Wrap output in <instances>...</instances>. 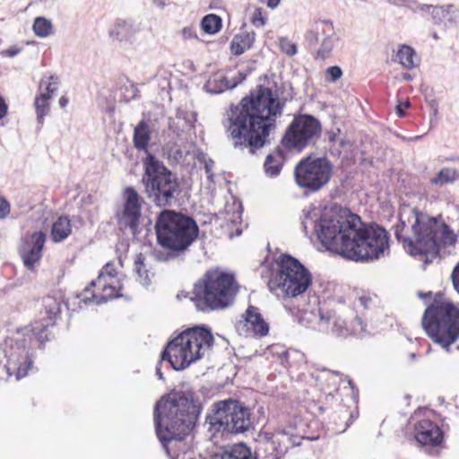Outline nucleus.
<instances>
[{
	"label": "nucleus",
	"instance_id": "1",
	"mask_svg": "<svg viewBox=\"0 0 459 459\" xmlns=\"http://www.w3.org/2000/svg\"><path fill=\"white\" fill-rule=\"evenodd\" d=\"M292 99L290 84L268 82L267 85H257L238 105L231 106L224 126L233 146L247 149L251 154L263 148L270 131L276 126V118L281 117Z\"/></svg>",
	"mask_w": 459,
	"mask_h": 459
},
{
	"label": "nucleus",
	"instance_id": "2",
	"mask_svg": "<svg viewBox=\"0 0 459 459\" xmlns=\"http://www.w3.org/2000/svg\"><path fill=\"white\" fill-rule=\"evenodd\" d=\"M203 410L201 394L193 390L163 396L154 407L157 437L170 459H192L186 439Z\"/></svg>",
	"mask_w": 459,
	"mask_h": 459
},
{
	"label": "nucleus",
	"instance_id": "3",
	"mask_svg": "<svg viewBox=\"0 0 459 459\" xmlns=\"http://www.w3.org/2000/svg\"><path fill=\"white\" fill-rule=\"evenodd\" d=\"M394 230L397 240L412 256L437 255L442 247L454 246L456 242L455 234L446 223L416 208L411 209L407 215L401 212Z\"/></svg>",
	"mask_w": 459,
	"mask_h": 459
},
{
	"label": "nucleus",
	"instance_id": "4",
	"mask_svg": "<svg viewBox=\"0 0 459 459\" xmlns=\"http://www.w3.org/2000/svg\"><path fill=\"white\" fill-rule=\"evenodd\" d=\"M44 307L46 316L43 317V323L31 329L25 328L22 333H18L16 337L6 341L7 363L4 368L9 376H14L17 380L34 370L35 348L40 347L48 341V336L44 333L49 325L55 324L61 313V303L53 298H47L44 300Z\"/></svg>",
	"mask_w": 459,
	"mask_h": 459
},
{
	"label": "nucleus",
	"instance_id": "5",
	"mask_svg": "<svg viewBox=\"0 0 459 459\" xmlns=\"http://www.w3.org/2000/svg\"><path fill=\"white\" fill-rule=\"evenodd\" d=\"M213 341L211 329L204 325L187 328L167 343L160 353L161 360H167L176 371L184 370L200 359Z\"/></svg>",
	"mask_w": 459,
	"mask_h": 459
},
{
	"label": "nucleus",
	"instance_id": "6",
	"mask_svg": "<svg viewBox=\"0 0 459 459\" xmlns=\"http://www.w3.org/2000/svg\"><path fill=\"white\" fill-rule=\"evenodd\" d=\"M344 256L355 262H372L389 252L388 233L381 226L364 223L358 215L353 217L351 229L348 230Z\"/></svg>",
	"mask_w": 459,
	"mask_h": 459
},
{
	"label": "nucleus",
	"instance_id": "7",
	"mask_svg": "<svg viewBox=\"0 0 459 459\" xmlns=\"http://www.w3.org/2000/svg\"><path fill=\"white\" fill-rule=\"evenodd\" d=\"M142 183L144 193L156 206L171 207L178 203L182 189L179 179L152 153L143 160Z\"/></svg>",
	"mask_w": 459,
	"mask_h": 459
},
{
	"label": "nucleus",
	"instance_id": "8",
	"mask_svg": "<svg viewBox=\"0 0 459 459\" xmlns=\"http://www.w3.org/2000/svg\"><path fill=\"white\" fill-rule=\"evenodd\" d=\"M155 231L160 247L185 253L197 238L199 227L192 217L164 209L157 216Z\"/></svg>",
	"mask_w": 459,
	"mask_h": 459
},
{
	"label": "nucleus",
	"instance_id": "9",
	"mask_svg": "<svg viewBox=\"0 0 459 459\" xmlns=\"http://www.w3.org/2000/svg\"><path fill=\"white\" fill-rule=\"evenodd\" d=\"M237 290L233 274L208 271L204 279L195 284L192 299L202 312L223 309L233 303Z\"/></svg>",
	"mask_w": 459,
	"mask_h": 459
},
{
	"label": "nucleus",
	"instance_id": "10",
	"mask_svg": "<svg viewBox=\"0 0 459 459\" xmlns=\"http://www.w3.org/2000/svg\"><path fill=\"white\" fill-rule=\"evenodd\" d=\"M421 324L428 336L448 351L459 337V308L450 300L435 299L425 309Z\"/></svg>",
	"mask_w": 459,
	"mask_h": 459
},
{
	"label": "nucleus",
	"instance_id": "11",
	"mask_svg": "<svg viewBox=\"0 0 459 459\" xmlns=\"http://www.w3.org/2000/svg\"><path fill=\"white\" fill-rule=\"evenodd\" d=\"M277 271L272 273L268 288L277 295L297 297L303 294L312 283L310 272L296 258L284 254L277 260Z\"/></svg>",
	"mask_w": 459,
	"mask_h": 459
},
{
	"label": "nucleus",
	"instance_id": "12",
	"mask_svg": "<svg viewBox=\"0 0 459 459\" xmlns=\"http://www.w3.org/2000/svg\"><path fill=\"white\" fill-rule=\"evenodd\" d=\"M205 424L209 426L212 437L219 432L245 433L252 428L251 413L247 407L236 400H222L213 404L212 413L205 418Z\"/></svg>",
	"mask_w": 459,
	"mask_h": 459
},
{
	"label": "nucleus",
	"instance_id": "13",
	"mask_svg": "<svg viewBox=\"0 0 459 459\" xmlns=\"http://www.w3.org/2000/svg\"><path fill=\"white\" fill-rule=\"evenodd\" d=\"M354 216L342 209L324 211L315 231L319 242L327 250L344 256L346 243L350 239L348 230L352 227Z\"/></svg>",
	"mask_w": 459,
	"mask_h": 459
},
{
	"label": "nucleus",
	"instance_id": "14",
	"mask_svg": "<svg viewBox=\"0 0 459 459\" xmlns=\"http://www.w3.org/2000/svg\"><path fill=\"white\" fill-rule=\"evenodd\" d=\"M321 131L322 126L316 117L308 114L297 115L286 128L281 143L289 150L301 152L316 144Z\"/></svg>",
	"mask_w": 459,
	"mask_h": 459
},
{
	"label": "nucleus",
	"instance_id": "15",
	"mask_svg": "<svg viewBox=\"0 0 459 459\" xmlns=\"http://www.w3.org/2000/svg\"><path fill=\"white\" fill-rule=\"evenodd\" d=\"M294 175L300 187L316 192L329 182L332 176V164L326 158L307 157L297 164Z\"/></svg>",
	"mask_w": 459,
	"mask_h": 459
},
{
	"label": "nucleus",
	"instance_id": "16",
	"mask_svg": "<svg viewBox=\"0 0 459 459\" xmlns=\"http://www.w3.org/2000/svg\"><path fill=\"white\" fill-rule=\"evenodd\" d=\"M305 40L309 48H316V57L326 59L337 41L333 22L329 20L315 22L305 33Z\"/></svg>",
	"mask_w": 459,
	"mask_h": 459
},
{
	"label": "nucleus",
	"instance_id": "17",
	"mask_svg": "<svg viewBox=\"0 0 459 459\" xmlns=\"http://www.w3.org/2000/svg\"><path fill=\"white\" fill-rule=\"evenodd\" d=\"M142 203L143 199L134 187L125 188L123 208L116 215L120 228L129 229L133 234L138 231L142 216Z\"/></svg>",
	"mask_w": 459,
	"mask_h": 459
},
{
	"label": "nucleus",
	"instance_id": "18",
	"mask_svg": "<svg viewBox=\"0 0 459 459\" xmlns=\"http://www.w3.org/2000/svg\"><path fill=\"white\" fill-rule=\"evenodd\" d=\"M235 327L245 337H264L269 333V324L264 319L258 307L248 306Z\"/></svg>",
	"mask_w": 459,
	"mask_h": 459
},
{
	"label": "nucleus",
	"instance_id": "19",
	"mask_svg": "<svg viewBox=\"0 0 459 459\" xmlns=\"http://www.w3.org/2000/svg\"><path fill=\"white\" fill-rule=\"evenodd\" d=\"M292 446L291 437L285 430L277 431L271 439L260 444L254 459H281Z\"/></svg>",
	"mask_w": 459,
	"mask_h": 459
},
{
	"label": "nucleus",
	"instance_id": "20",
	"mask_svg": "<svg viewBox=\"0 0 459 459\" xmlns=\"http://www.w3.org/2000/svg\"><path fill=\"white\" fill-rule=\"evenodd\" d=\"M317 317L316 328L318 332L331 334L336 338H346L350 335L346 321L336 311L319 308Z\"/></svg>",
	"mask_w": 459,
	"mask_h": 459
},
{
	"label": "nucleus",
	"instance_id": "21",
	"mask_svg": "<svg viewBox=\"0 0 459 459\" xmlns=\"http://www.w3.org/2000/svg\"><path fill=\"white\" fill-rule=\"evenodd\" d=\"M45 241L46 235L42 231H35L22 244L19 253L28 270L32 271L41 259Z\"/></svg>",
	"mask_w": 459,
	"mask_h": 459
},
{
	"label": "nucleus",
	"instance_id": "22",
	"mask_svg": "<svg viewBox=\"0 0 459 459\" xmlns=\"http://www.w3.org/2000/svg\"><path fill=\"white\" fill-rule=\"evenodd\" d=\"M99 290H101L103 294L97 295L91 290L90 284L84 288V290L77 295L80 303L89 305L96 303L98 305L104 304L110 299H117L122 297L119 293L121 285L118 281H104L102 284H96Z\"/></svg>",
	"mask_w": 459,
	"mask_h": 459
},
{
	"label": "nucleus",
	"instance_id": "23",
	"mask_svg": "<svg viewBox=\"0 0 459 459\" xmlns=\"http://www.w3.org/2000/svg\"><path fill=\"white\" fill-rule=\"evenodd\" d=\"M414 437L422 446H437L442 443L444 434L437 424L424 419L415 423Z\"/></svg>",
	"mask_w": 459,
	"mask_h": 459
},
{
	"label": "nucleus",
	"instance_id": "24",
	"mask_svg": "<svg viewBox=\"0 0 459 459\" xmlns=\"http://www.w3.org/2000/svg\"><path fill=\"white\" fill-rule=\"evenodd\" d=\"M139 31V24L133 20L117 19L109 30V36L113 40L132 45L135 41V36Z\"/></svg>",
	"mask_w": 459,
	"mask_h": 459
},
{
	"label": "nucleus",
	"instance_id": "25",
	"mask_svg": "<svg viewBox=\"0 0 459 459\" xmlns=\"http://www.w3.org/2000/svg\"><path fill=\"white\" fill-rule=\"evenodd\" d=\"M247 78V75L241 72L238 73L237 77L229 80L222 73L218 72L212 74L204 84V89L207 92L212 94H220L227 90H232L238 84L242 83Z\"/></svg>",
	"mask_w": 459,
	"mask_h": 459
},
{
	"label": "nucleus",
	"instance_id": "26",
	"mask_svg": "<svg viewBox=\"0 0 459 459\" xmlns=\"http://www.w3.org/2000/svg\"><path fill=\"white\" fill-rule=\"evenodd\" d=\"M151 125L150 121L142 119L134 127L133 134V143L137 151H143L148 155V146L151 141Z\"/></svg>",
	"mask_w": 459,
	"mask_h": 459
},
{
	"label": "nucleus",
	"instance_id": "27",
	"mask_svg": "<svg viewBox=\"0 0 459 459\" xmlns=\"http://www.w3.org/2000/svg\"><path fill=\"white\" fill-rule=\"evenodd\" d=\"M211 459H254L251 449L244 443L234 444L222 453L213 455Z\"/></svg>",
	"mask_w": 459,
	"mask_h": 459
},
{
	"label": "nucleus",
	"instance_id": "28",
	"mask_svg": "<svg viewBox=\"0 0 459 459\" xmlns=\"http://www.w3.org/2000/svg\"><path fill=\"white\" fill-rule=\"evenodd\" d=\"M255 39V33L254 31H244L235 35L230 43L231 52L235 56L242 55L245 51L252 47Z\"/></svg>",
	"mask_w": 459,
	"mask_h": 459
},
{
	"label": "nucleus",
	"instance_id": "29",
	"mask_svg": "<svg viewBox=\"0 0 459 459\" xmlns=\"http://www.w3.org/2000/svg\"><path fill=\"white\" fill-rule=\"evenodd\" d=\"M72 232L71 221L66 216H60L51 229V238L54 242L65 240Z\"/></svg>",
	"mask_w": 459,
	"mask_h": 459
},
{
	"label": "nucleus",
	"instance_id": "30",
	"mask_svg": "<svg viewBox=\"0 0 459 459\" xmlns=\"http://www.w3.org/2000/svg\"><path fill=\"white\" fill-rule=\"evenodd\" d=\"M322 213L323 212L319 208L313 205L303 209L301 225L306 234H307L310 227L314 229V232L316 230V224L321 220Z\"/></svg>",
	"mask_w": 459,
	"mask_h": 459
},
{
	"label": "nucleus",
	"instance_id": "31",
	"mask_svg": "<svg viewBox=\"0 0 459 459\" xmlns=\"http://www.w3.org/2000/svg\"><path fill=\"white\" fill-rule=\"evenodd\" d=\"M283 165V156L281 152L270 153L266 156L264 169L266 176L275 178L280 175Z\"/></svg>",
	"mask_w": 459,
	"mask_h": 459
},
{
	"label": "nucleus",
	"instance_id": "32",
	"mask_svg": "<svg viewBox=\"0 0 459 459\" xmlns=\"http://www.w3.org/2000/svg\"><path fill=\"white\" fill-rule=\"evenodd\" d=\"M134 271L137 274V281L144 287H147L152 282V273L147 270L144 264V256L142 253L136 255L134 259Z\"/></svg>",
	"mask_w": 459,
	"mask_h": 459
},
{
	"label": "nucleus",
	"instance_id": "33",
	"mask_svg": "<svg viewBox=\"0 0 459 459\" xmlns=\"http://www.w3.org/2000/svg\"><path fill=\"white\" fill-rule=\"evenodd\" d=\"M48 93H40L35 98L34 106L36 108L37 121L39 127L44 124V118L50 110Z\"/></svg>",
	"mask_w": 459,
	"mask_h": 459
},
{
	"label": "nucleus",
	"instance_id": "34",
	"mask_svg": "<svg viewBox=\"0 0 459 459\" xmlns=\"http://www.w3.org/2000/svg\"><path fill=\"white\" fill-rule=\"evenodd\" d=\"M455 12L454 4L433 5L430 12L431 19L434 24H440L445 20L451 21V14Z\"/></svg>",
	"mask_w": 459,
	"mask_h": 459
},
{
	"label": "nucleus",
	"instance_id": "35",
	"mask_svg": "<svg viewBox=\"0 0 459 459\" xmlns=\"http://www.w3.org/2000/svg\"><path fill=\"white\" fill-rule=\"evenodd\" d=\"M415 56L414 49L407 45H403L396 54L397 61L406 69H411L415 66Z\"/></svg>",
	"mask_w": 459,
	"mask_h": 459
},
{
	"label": "nucleus",
	"instance_id": "36",
	"mask_svg": "<svg viewBox=\"0 0 459 459\" xmlns=\"http://www.w3.org/2000/svg\"><path fill=\"white\" fill-rule=\"evenodd\" d=\"M222 26V20L217 14H207L201 21V27L208 34L217 33Z\"/></svg>",
	"mask_w": 459,
	"mask_h": 459
},
{
	"label": "nucleus",
	"instance_id": "37",
	"mask_svg": "<svg viewBox=\"0 0 459 459\" xmlns=\"http://www.w3.org/2000/svg\"><path fill=\"white\" fill-rule=\"evenodd\" d=\"M459 175L455 169L444 168L436 177L431 178V183L436 186H445L448 183H453L458 178Z\"/></svg>",
	"mask_w": 459,
	"mask_h": 459
},
{
	"label": "nucleus",
	"instance_id": "38",
	"mask_svg": "<svg viewBox=\"0 0 459 459\" xmlns=\"http://www.w3.org/2000/svg\"><path fill=\"white\" fill-rule=\"evenodd\" d=\"M34 33L39 38H47L53 31V24L50 20L39 16L36 17L32 26Z\"/></svg>",
	"mask_w": 459,
	"mask_h": 459
},
{
	"label": "nucleus",
	"instance_id": "39",
	"mask_svg": "<svg viewBox=\"0 0 459 459\" xmlns=\"http://www.w3.org/2000/svg\"><path fill=\"white\" fill-rule=\"evenodd\" d=\"M117 271L112 263H107L99 273L98 278L90 282V286L102 284L104 281H117L116 279Z\"/></svg>",
	"mask_w": 459,
	"mask_h": 459
},
{
	"label": "nucleus",
	"instance_id": "40",
	"mask_svg": "<svg viewBox=\"0 0 459 459\" xmlns=\"http://www.w3.org/2000/svg\"><path fill=\"white\" fill-rule=\"evenodd\" d=\"M322 373L327 375L326 379L332 381L331 385H337V382H338L337 379L339 380V382H341L342 380H346L349 386L351 387V389L352 391V394L356 396L358 395V394H359L358 388H356L351 378H349L347 376L340 373L339 371L329 370L325 368H324L322 369Z\"/></svg>",
	"mask_w": 459,
	"mask_h": 459
},
{
	"label": "nucleus",
	"instance_id": "41",
	"mask_svg": "<svg viewBox=\"0 0 459 459\" xmlns=\"http://www.w3.org/2000/svg\"><path fill=\"white\" fill-rule=\"evenodd\" d=\"M59 84L58 77L56 75H45L39 84V89L44 88L45 91L42 93H48L49 99H52L53 94L57 91Z\"/></svg>",
	"mask_w": 459,
	"mask_h": 459
},
{
	"label": "nucleus",
	"instance_id": "42",
	"mask_svg": "<svg viewBox=\"0 0 459 459\" xmlns=\"http://www.w3.org/2000/svg\"><path fill=\"white\" fill-rule=\"evenodd\" d=\"M182 254H184V253L181 251H175L173 249H167V250L154 249L152 253V255L153 256L154 260H156L158 262H169V261L176 259L177 257L180 256Z\"/></svg>",
	"mask_w": 459,
	"mask_h": 459
},
{
	"label": "nucleus",
	"instance_id": "43",
	"mask_svg": "<svg viewBox=\"0 0 459 459\" xmlns=\"http://www.w3.org/2000/svg\"><path fill=\"white\" fill-rule=\"evenodd\" d=\"M250 21L256 28L264 27L267 21L265 11L260 7L255 8L252 13Z\"/></svg>",
	"mask_w": 459,
	"mask_h": 459
},
{
	"label": "nucleus",
	"instance_id": "44",
	"mask_svg": "<svg viewBox=\"0 0 459 459\" xmlns=\"http://www.w3.org/2000/svg\"><path fill=\"white\" fill-rule=\"evenodd\" d=\"M280 48L281 50L289 56H292L296 55L297 53V45L290 41L287 38H281L280 39Z\"/></svg>",
	"mask_w": 459,
	"mask_h": 459
},
{
	"label": "nucleus",
	"instance_id": "45",
	"mask_svg": "<svg viewBox=\"0 0 459 459\" xmlns=\"http://www.w3.org/2000/svg\"><path fill=\"white\" fill-rule=\"evenodd\" d=\"M410 6L408 8L413 12H428L430 13L433 4H420L414 0L410 1Z\"/></svg>",
	"mask_w": 459,
	"mask_h": 459
},
{
	"label": "nucleus",
	"instance_id": "46",
	"mask_svg": "<svg viewBox=\"0 0 459 459\" xmlns=\"http://www.w3.org/2000/svg\"><path fill=\"white\" fill-rule=\"evenodd\" d=\"M326 75L328 76V80L330 82H335L342 77V71L337 65L330 66L326 70Z\"/></svg>",
	"mask_w": 459,
	"mask_h": 459
},
{
	"label": "nucleus",
	"instance_id": "47",
	"mask_svg": "<svg viewBox=\"0 0 459 459\" xmlns=\"http://www.w3.org/2000/svg\"><path fill=\"white\" fill-rule=\"evenodd\" d=\"M373 303V298L369 294H362L358 297L356 306L368 309Z\"/></svg>",
	"mask_w": 459,
	"mask_h": 459
},
{
	"label": "nucleus",
	"instance_id": "48",
	"mask_svg": "<svg viewBox=\"0 0 459 459\" xmlns=\"http://www.w3.org/2000/svg\"><path fill=\"white\" fill-rule=\"evenodd\" d=\"M11 212V207L9 202L6 198L0 195V218H6Z\"/></svg>",
	"mask_w": 459,
	"mask_h": 459
},
{
	"label": "nucleus",
	"instance_id": "49",
	"mask_svg": "<svg viewBox=\"0 0 459 459\" xmlns=\"http://www.w3.org/2000/svg\"><path fill=\"white\" fill-rule=\"evenodd\" d=\"M451 278H452V281H453V285L455 287V290L459 294V262L457 263V264L454 268V270L452 272V274H451Z\"/></svg>",
	"mask_w": 459,
	"mask_h": 459
},
{
	"label": "nucleus",
	"instance_id": "50",
	"mask_svg": "<svg viewBox=\"0 0 459 459\" xmlns=\"http://www.w3.org/2000/svg\"><path fill=\"white\" fill-rule=\"evenodd\" d=\"M22 51L21 48H18L16 46H12L9 48L2 51L1 55L8 57H13L17 55H19Z\"/></svg>",
	"mask_w": 459,
	"mask_h": 459
},
{
	"label": "nucleus",
	"instance_id": "51",
	"mask_svg": "<svg viewBox=\"0 0 459 459\" xmlns=\"http://www.w3.org/2000/svg\"><path fill=\"white\" fill-rule=\"evenodd\" d=\"M182 37L185 39L196 38L195 30L192 27H186L181 30Z\"/></svg>",
	"mask_w": 459,
	"mask_h": 459
},
{
	"label": "nucleus",
	"instance_id": "52",
	"mask_svg": "<svg viewBox=\"0 0 459 459\" xmlns=\"http://www.w3.org/2000/svg\"><path fill=\"white\" fill-rule=\"evenodd\" d=\"M410 105L411 103L408 100L405 102H399L398 105L396 106V114L398 115V117H404L405 112L403 109L409 108Z\"/></svg>",
	"mask_w": 459,
	"mask_h": 459
},
{
	"label": "nucleus",
	"instance_id": "53",
	"mask_svg": "<svg viewBox=\"0 0 459 459\" xmlns=\"http://www.w3.org/2000/svg\"><path fill=\"white\" fill-rule=\"evenodd\" d=\"M8 113V105L4 99L0 96V120L6 117Z\"/></svg>",
	"mask_w": 459,
	"mask_h": 459
},
{
	"label": "nucleus",
	"instance_id": "54",
	"mask_svg": "<svg viewBox=\"0 0 459 459\" xmlns=\"http://www.w3.org/2000/svg\"><path fill=\"white\" fill-rule=\"evenodd\" d=\"M213 166H214V161L212 159H207L204 160V169H205V172L208 175V177L212 176V170L213 169Z\"/></svg>",
	"mask_w": 459,
	"mask_h": 459
},
{
	"label": "nucleus",
	"instance_id": "55",
	"mask_svg": "<svg viewBox=\"0 0 459 459\" xmlns=\"http://www.w3.org/2000/svg\"><path fill=\"white\" fill-rule=\"evenodd\" d=\"M428 103H429V106L430 107V108L432 110V115L434 117L437 116V114H438V104H437V101L435 99H432V100H429L428 101Z\"/></svg>",
	"mask_w": 459,
	"mask_h": 459
},
{
	"label": "nucleus",
	"instance_id": "56",
	"mask_svg": "<svg viewBox=\"0 0 459 459\" xmlns=\"http://www.w3.org/2000/svg\"><path fill=\"white\" fill-rule=\"evenodd\" d=\"M388 3H390L393 5L399 6V7H407L410 6V1L407 0H388Z\"/></svg>",
	"mask_w": 459,
	"mask_h": 459
},
{
	"label": "nucleus",
	"instance_id": "57",
	"mask_svg": "<svg viewBox=\"0 0 459 459\" xmlns=\"http://www.w3.org/2000/svg\"><path fill=\"white\" fill-rule=\"evenodd\" d=\"M261 2L266 4L269 8L274 9L279 5L281 0H261Z\"/></svg>",
	"mask_w": 459,
	"mask_h": 459
},
{
	"label": "nucleus",
	"instance_id": "58",
	"mask_svg": "<svg viewBox=\"0 0 459 459\" xmlns=\"http://www.w3.org/2000/svg\"><path fill=\"white\" fill-rule=\"evenodd\" d=\"M163 361H164V360H161V359H160V361L157 364V366H156V369H155V371H156V376L158 377V378H159L160 380H164L163 373L161 372V365H162V362H163Z\"/></svg>",
	"mask_w": 459,
	"mask_h": 459
},
{
	"label": "nucleus",
	"instance_id": "59",
	"mask_svg": "<svg viewBox=\"0 0 459 459\" xmlns=\"http://www.w3.org/2000/svg\"><path fill=\"white\" fill-rule=\"evenodd\" d=\"M68 102H69V100L66 96H62L58 101L59 106L61 108H65L68 105Z\"/></svg>",
	"mask_w": 459,
	"mask_h": 459
},
{
	"label": "nucleus",
	"instance_id": "60",
	"mask_svg": "<svg viewBox=\"0 0 459 459\" xmlns=\"http://www.w3.org/2000/svg\"><path fill=\"white\" fill-rule=\"evenodd\" d=\"M153 2L160 7L166 5V0H153Z\"/></svg>",
	"mask_w": 459,
	"mask_h": 459
},
{
	"label": "nucleus",
	"instance_id": "61",
	"mask_svg": "<svg viewBox=\"0 0 459 459\" xmlns=\"http://www.w3.org/2000/svg\"><path fill=\"white\" fill-rule=\"evenodd\" d=\"M242 234V230H239V229H237L235 233H231L230 234V238H233V237H238Z\"/></svg>",
	"mask_w": 459,
	"mask_h": 459
},
{
	"label": "nucleus",
	"instance_id": "62",
	"mask_svg": "<svg viewBox=\"0 0 459 459\" xmlns=\"http://www.w3.org/2000/svg\"><path fill=\"white\" fill-rule=\"evenodd\" d=\"M419 296L420 298L430 297L431 296V292H428V293L419 292Z\"/></svg>",
	"mask_w": 459,
	"mask_h": 459
},
{
	"label": "nucleus",
	"instance_id": "63",
	"mask_svg": "<svg viewBox=\"0 0 459 459\" xmlns=\"http://www.w3.org/2000/svg\"><path fill=\"white\" fill-rule=\"evenodd\" d=\"M410 357H411V359H416V354L412 352V353L410 354Z\"/></svg>",
	"mask_w": 459,
	"mask_h": 459
},
{
	"label": "nucleus",
	"instance_id": "64",
	"mask_svg": "<svg viewBox=\"0 0 459 459\" xmlns=\"http://www.w3.org/2000/svg\"><path fill=\"white\" fill-rule=\"evenodd\" d=\"M404 78H405L406 80H411V76L410 74H406V75L404 76Z\"/></svg>",
	"mask_w": 459,
	"mask_h": 459
}]
</instances>
